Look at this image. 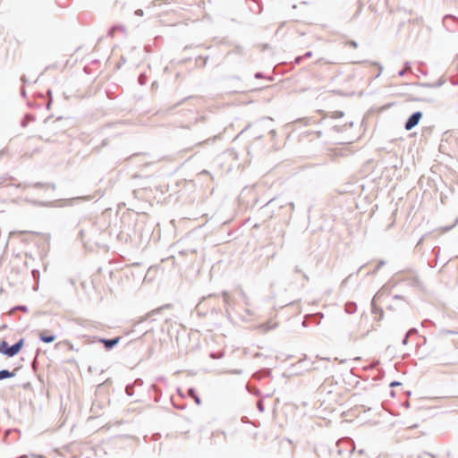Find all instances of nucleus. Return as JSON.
<instances>
[{
    "label": "nucleus",
    "mask_w": 458,
    "mask_h": 458,
    "mask_svg": "<svg viewBox=\"0 0 458 458\" xmlns=\"http://www.w3.org/2000/svg\"><path fill=\"white\" fill-rule=\"evenodd\" d=\"M24 345V339L21 338L13 344L10 345L5 340L0 342V353L12 358L17 355Z\"/></svg>",
    "instance_id": "obj_1"
},
{
    "label": "nucleus",
    "mask_w": 458,
    "mask_h": 458,
    "mask_svg": "<svg viewBox=\"0 0 458 458\" xmlns=\"http://www.w3.org/2000/svg\"><path fill=\"white\" fill-rule=\"evenodd\" d=\"M122 336H115L113 338H105L94 336L93 343H100L104 345L106 351L109 352L113 350L121 341Z\"/></svg>",
    "instance_id": "obj_2"
},
{
    "label": "nucleus",
    "mask_w": 458,
    "mask_h": 458,
    "mask_svg": "<svg viewBox=\"0 0 458 458\" xmlns=\"http://www.w3.org/2000/svg\"><path fill=\"white\" fill-rule=\"evenodd\" d=\"M422 116H423V114L421 111L413 112L405 121L404 129L406 131H411L413 128H415L419 124Z\"/></svg>",
    "instance_id": "obj_3"
},
{
    "label": "nucleus",
    "mask_w": 458,
    "mask_h": 458,
    "mask_svg": "<svg viewBox=\"0 0 458 458\" xmlns=\"http://www.w3.org/2000/svg\"><path fill=\"white\" fill-rule=\"evenodd\" d=\"M226 442V433L222 430L213 431L208 445L210 446L221 445Z\"/></svg>",
    "instance_id": "obj_4"
},
{
    "label": "nucleus",
    "mask_w": 458,
    "mask_h": 458,
    "mask_svg": "<svg viewBox=\"0 0 458 458\" xmlns=\"http://www.w3.org/2000/svg\"><path fill=\"white\" fill-rule=\"evenodd\" d=\"M98 233V230L96 229V226L94 224H91L90 229L87 230L85 228H81L79 231V236L85 244L87 242H91L92 236Z\"/></svg>",
    "instance_id": "obj_5"
},
{
    "label": "nucleus",
    "mask_w": 458,
    "mask_h": 458,
    "mask_svg": "<svg viewBox=\"0 0 458 458\" xmlns=\"http://www.w3.org/2000/svg\"><path fill=\"white\" fill-rule=\"evenodd\" d=\"M18 188H22V189H26L28 187H33L35 189H53V190H55V183H52V182H35V183H26V184H22V183H19L17 185Z\"/></svg>",
    "instance_id": "obj_6"
},
{
    "label": "nucleus",
    "mask_w": 458,
    "mask_h": 458,
    "mask_svg": "<svg viewBox=\"0 0 458 458\" xmlns=\"http://www.w3.org/2000/svg\"><path fill=\"white\" fill-rule=\"evenodd\" d=\"M246 4L250 11L255 14L260 13L263 10L261 0H246Z\"/></svg>",
    "instance_id": "obj_7"
},
{
    "label": "nucleus",
    "mask_w": 458,
    "mask_h": 458,
    "mask_svg": "<svg viewBox=\"0 0 458 458\" xmlns=\"http://www.w3.org/2000/svg\"><path fill=\"white\" fill-rule=\"evenodd\" d=\"M404 280L407 281L408 284L411 287H416L420 290H423L425 287L424 284L421 282L420 277L415 274L411 276L406 277Z\"/></svg>",
    "instance_id": "obj_8"
},
{
    "label": "nucleus",
    "mask_w": 458,
    "mask_h": 458,
    "mask_svg": "<svg viewBox=\"0 0 458 458\" xmlns=\"http://www.w3.org/2000/svg\"><path fill=\"white\" fill-rule=\"evenodd\" d=\"M38 339L45 344H50L56 339V335L49 330H43L39 333Z\"/></svg>",
    "instance_id": "obj_9"
},
{
    "label": "nucleus",
    "mask_w": 458,
    "mask_h": 458,
    "mask_svg": "<svg viewBox=\"0 0 458 458\" xmlns=\"http://www.w3.org/2000/svg\"><path fill=\"white\" fill-rule=\"evenodd\" d=\"M341 445H346V447L349 448V450H348L349 455L352 454L353 452L355 451V444H354L353 440L351 438H344V439L339 440L337 442V446H340Z\"/></svg>",
    "instance_id": "obj_10"
},
{
    "label": "nucleus",
    "mask_w": 458,
    "mask_h": 458,
    "mask_svg": "<svg viewBox=\"0 0 458 458\" xmlns=\"http://www.w3.org/2000/svg\"><path fill=\"white\" fill-rule=\"evenodd\" d=\"M150 392L154 393V402L158 403L162 396V391L155 384H152L149 387V393Z\"/></svg>",
    "instance_id": "obj_11"
},
{
    "label": "nucleus",
    "mask_w": 458,
    "mask_h": 458,
    "mask_svg": "<svg viewBox=\"0 0 458 458\" xmlns=\"http://www.w3.org/2000/svg\"><path fill=\"white\" fill-rule=\"evenodd\" d=\"M169 306H170V305H168V304H167V305H165V306H163V307H160V308H158V309H157V310H153L151 312H149V313H148V314H147L146 316H144V317L140 318V319L137 323H135V324H134V327H136V326H138L139 324H140V323H142V322L146 321V320H147V319H148V318H149L153 314H157V313L160 312V310H163V309H165V308H168Z\"/></svg>",
    "instance_id": "obj_12"
},
{
    "label": "nucleus",
    "mask_w": 458,
    "mask_h": 458,
    "mask_svg": "<svg viewBox=\"0 0 458 458\" xmlns=\"http://www.w3.org/2000/svg\"><path fill=\"white\" fill-rule=\"evenodd\" d=\"M187 394L190 397L194 399V402L197 405L201 404V398L198 395L197 391L194 387L188 388Z\"/></svg>",
    "instance_id": "obj_13"
},
{
    "label": "nucleus",
    "mask_w": 458,
    "mask_h": 458,
    "mask_svg": "<svg viewBox=\"0 0 458 458\" xmlns=\"http://www.w3.org/2000/svg\"><path fill=\"white\" fill-rule=\"evenodd\" d=\"M432 253L435 255V259L433 261H428V265L430 267H435L437 264V259H438V256H439V253H440V248L438 246H436L432 249Z\"/></svg>",
    "instance_id": "obj_14"
},
{
    "label": "nucleus",
    "mask_w": 458,
    "mask_h": 458,
    "mask_svg": "<svg viewBox=\"0 0 458 458\" xmlns=\"http://www.w3.org/2000/svg\"><path fill=\"white\" fill-rule=\"evenodd\" d=\"M13 377H15V371H11L5 369L0 370V380L11 378Z\"/></svg>",
    "instance_id": "obj_15"
},
{
    "label": "nucleus",
    "mask_w": 458,
    "mask_h": 458,
    "mask_svg": "<svg viewBox=\"0 0 458 458\" xmlns=\"http://www.w3.org/2000/svg\"><path fill=\"white\" fill-rule=\"evenodd\" d=\"M344 310L347 314H354L357 310V305L353 301H348L344 306Z\"/></svg>",
    "instance_id": "obj_16"
},
{
    "label": "nucleus",
    "mask_w": 458,
    "mask_h": 458,
    "mask_svg": "<svg viewBox=\"0 0 458 458\" xmlns=\"http://www.w3.org/2000/svg\"><path fill=\"white\" fill-rule=\"evenodd\" d=\"M371 311L372 313L374 314H378L379 315V318L378 319H382L383 317H384V311L381 308L377 307L376 304H375V301L374 299L372 300L371 301Z\"/></svg>",
    "instance_id": "obj_17"
},
{
    "label": "nucleus",
    "mask_w": 458,
    "mask_h": 458,
    "mask_svg": "<svg viewBox=\"0 0 458 458\" xmlns=\"http://www.w3.org/2000/svg\"><path fill=\"white\" fill-rule=\"evenodd\" d=\"M35 120V116L31 114H26L24 115V117L22 118V120L21 121V127H27L28 124L30 123V122H33Z\"/></svg>",
    "instance_id": "obj_18"
},
{
    "label": "nucleus",
    "mask_w": 458,
    "mask_h": 458,
    "mask_svg": "<svg viewBox=\"0 0 458 458\" xmlns=\"http://www.w3.org/2000/svg\"><path fill=\"white\" fill-rule=\"evenodd\" d=\"M240 55L243 56L245 55V51L242 47H236L232 51L228 52V55Z\"/></svg>",
    "instance_id": "obj_19"
},
{
    "label": "nucleus",
    "mask_w": 458,
    "mask_h": 458,
    "mask_svg": "<svg viewBox=\"0 0 458 458\" xmlns=\"http://www.w3.org/2000/svg\"><path fill=\"white\" fill-rule=\"evenodd\" d=\"M303 362H304V360H301L297 363L293 364L291 367L292 374H294V375L301 374L302 372H301V370L299 369V367Z\"/></svg>",
    "instance_id": "obj_20"
},
{
    "label": "nucleus",
    "mask_w": 458,
    "mask_h": 458,
    "mask_svg": "<svg viewBox=\"0 0 458 458\" xmlns=\"http://www.w3.org/2000/svg\"><path fill=\"white\" fill-rule=\"evenodd\" d=\"M270 394H267L266 396H261V398H259L258 401H257V403H256V406H257V409L259 412H263L265 411V405H264V403H263V398L264 397H269Z\"/></svg>",
    "instance_id": "obj_21"
},
{
    "label": "nucleus",
    "mask_w": 458,
    "mask_h": 458,
    "mask_svg": "<svg viewBox=\"0 0 458 458\" xmlns=\"http://www.w3.org/2000/svg\"><path fill=\"white\" fill-rule=\"evenodd\" d=\"M347 123L343 125L335 124L331 127V130L338 133L343 132L347 130Z\"/></svg>",
    "instance_id": "obj_22"
},
{
    "label": "nucleus",
    "mask_w": 458,
    "mask_h": 458,
    "mask_svg": "<svg viewBox=\"0 0 458 458\" xmlns=\"http://www.w3.org/2000/svg\"><path fill=\"white\" fill-rule=\"evenodd\" d=\"M411 63L410 62H405L404 63V67L398 72V76H400V77L404 76L405 73L407 72V71L411 70Z\"/></svg>",
    "instance_id": "obj_23"
},
{
    "label": "nucleus",
    "mask_w": 458,
    "mask_h": 458,
    "mask_svg": "<svg viewBox=\"0 0 458 458\" xmlns=\"http://www.w3.org/2000/svg\"><path fill=\"white\" fill-rule=\"evenodd\" d=\"M134 388H135V385L133 384H128L126 386H125V393L128 396H132L134 394Z\"/></svg>",
    "instance_id": "obj_24"
},
{
    "label": "nucleus",
    "mask_w": 458,
    "mask_h": 458,
    "mask_svg": "<svg viewBox=\"0 0 458 458\" xmlns=\"http://www.w3.org/2000/svg\"><path fill=\"white\" fill-rule=\"evenodd\" d=\"M275 205H278V206H279V208H282V207H283V205H282V204H279V203H278V199H276V198H274V199H269V200H268V201H267V202L263 206V208H268V207H270V206H275Z\"/></svg>",
    "instance_id": "obj_25"
},
{
    "label": "nucleus",
    "mask_w": 458,
    "mask_h": 458,
    "mask_svg": "<svg viewBox=\"0 0 458 458\" xmlns=\"http://www.w3.org/2000/svg\"><path fill=\"white\" fill-rule=\"evenodd\" d=\"M238 292H239V294L242 297V301H244V303L246 305H249L250 304L249 303V297L246 294V293L241 287H239Z\"/></svg>",
    "instance_id": "obj_26"
},
{
    "label": "nucleus",
    "mask_w": 458,
    "mask_h": 458,
    "mask_svg": "<svg viewBox=\"0 0 458 458\" xmlns=\"http://www.w3.org/2000/svg\"><path fill=\"white\" fill-rule=\"evenodd\" d=\"M147 80H148V77L146 75L145 72H141L139 76H138V82L140 85L143 86L147 83Z\"/></svg>",
    "instance_id": "obj_27"
},
{
    "label": "nucleus",
    "mask_w": 458,
    "mask_h": 458,
    "mask_svg": "<svg viewBox=\"0 0 458 458\" xmlns=\"http://www.w3.org/2000/svg\"><path fill=\"white\" fill-rule=\"evenodd\" d=\"M385 260H380L377 267L371 272H369L368 275H375L383 266H385Z\"/></svg>",
    "instance_id": "obj_28"
},
{
    "label": "nucleus",
    "mask_w": 458,
    "mask_h": 458,
    "mask_svg": "<svg viewBox=\"0 0 458 458\" xmlns=\"http://www.w3.org/2000/svg\"><path fill=\"white\" fill-rule=\"evenodd\" d=\"M222 296L224 298V302L225 305V308L227 309L228 306H230V299H229V293L227 291L222 292Z\"/></svg>",
    "instance_id": "obj_29"
},
{
    "label": "nucleus",
    "mask_w": 458,
    "mask_h": 458,
    "mask_svg": "<svg viewBox=\"0 0 458 458\" xmlns=\"http://www.w3.org/2000/svg\"><path fill=\"white\" fill-rule=\"evenodd\" d=\"M344 115V113L343 111H334L331 113L332 119L342 118Z\"/></svg>",
    "instance_id": "obj_30"
},
{
    "label": "nucleus",
    "mask_w": 458,
    "mask_h": 458,
    "mask_svg": "<svg viewBox=\"0 0 458 458\" xmlns=\"http://www.w3.org/2000/svg\"><path fill=\"white\" fill-rule=\"evenodd\" d=\"M28 201L30 203L33 204L34 206H38V207H46V206H47V203H46V201L36 200V199L28 200Z\"/></svg>",
    "instance_id": "obj_31"
},
{
    "label": "nucleus",
    "mask_w": 458,
    "mask_h": 458,
    "mask_svg": "<svg viewBox=\"0 0 458 458\" xmlns=\"http://www.w3.org/2000/svg\"><path fill=\"white\" fill-rule=\"evenodd\" d=\"M414 85L419 86V87H423V88H435L434 82H432V83H430V82H416V83H414Z\"/></svg>",
    "instance_id": "obj_32"
},
{
    "label": "nucleus",
    "mask_w": 458,
    "mask_h": 458,
    "mask_svg": "<svg viewBox=\"0 0 458 458\" xmlns=\"http://www.w3.org/2000/svg\"><path fill=\"white\" fill-rule=\"evenodd\" d=\"M115 30H123L124 28L122 26V25H115L114 27H112L109 30H108V36H111L113 37L114 36V32Z\"/></svg>",
    "instance_id": "obj_33"
},
{
    "label": "nucleus",
    "mask_w": 458,
    "mask_h": 458,
    "mask_svg": "<svg viewBox=\"0 0 458 458\" xmlns=\"http://www.w3.org/2000/svg\"><path fill=\"white\" fill-rule=\"evenodd\" d=\"M224 356V352H210L209 357L213 360L221 359Z\"/></svg>",
    "instance_id": "obj_34"
},
{
    "label": "nucleus",
    "mask_w": 458,
    "mask_h": 458,
    "mask_svg": "<svg viewBox=\"0 0 458 458\" xmlns=\"http://www.w3.org/2000/svg\"><path fill=\"white\" fill-rule=\"evenodd\" d=\"M47 95L49 96V100L47 102L46 104V107L47 109H49L50 106H51V104H52V101H53V98H52V90L50 89H47Z\"/></svg>",
    "instance_id": "obj_35"
},
{
    "label": "nucleus",
    "mask_w": 458,
    "mask_h": 458,
    "mask_svg": "<svg viewBox=\"0 0 458 458\" xmlns=\"http://www.w3.org/2000/svg\"><path fill=\"white\" fill-rule=\"evenodd\" d=\"M248 390L256 396H261V391L258 387H254L253 389L248 388Z\"/></svg>",
    "instance_id": "obj_36"
},
{
    "label": "nucleus",
    "mask_w": 458,
    "mask_h": 458,
    "mask_svg": "<svg viewBox=\"0 0 458 458\" xmlns=\"http://www.w3.org/2000/svg\"><path fill=\"white\" fill-rule=\"evenodd\" d=\"M13 310H21L23 312H27L28 311V307L26 305H17L14 308H13Z\"/></svg>",
    "instance_id": "obj_37"
},
{
    "label": "nucleus",
    "mask_w": 458,
    "mask_h": 458,
    "mask_svg": "<svg viewBox=\"0 0 458 458\" xmlns=\"http://www.w3.org/2000/svg\"><path fill=\"white\" fill-rule=\"evenodd\" d=\"M132 384L135 385V387L136 386H142L144 385V381H143L142 378L138 377V378H136L134 380V382Z\"/></svg>",
    "instance_id": "obj_38"
},
{
    "label": "nucleus",
    "mask_w": 458,
    "mask_h": 458,
    "mask_svg": "<svg viewBox=\"0 0 458 458\" xmlns=\"http://www.w3.org/2000/svg\"><path fill=\"white\" fill-rule=\"evenodd\" d=\"M303 60H304V59H303L302 55H298V56H296V57L294 58L293 64H295V65H299V64H301V62H302Z\"/></svg>",
    "instance_id": "obj_39"
},
{
    "label": "nucleus",
    "mask_w": 458,
    "mask_h": 458,
    "mask_svg": "<svg viewBox=\"0 0 458 458\" xmlns=\"http://www.w3.org/2000/svg\"><path fill=\"white\" fill-rule=\"evenodd\" d=\"M346 45L353 47V48H357L358 47V43L355 41V40H348L346 42Z\"/></svg>",
    "instance_id": "obj_40"
},
{
    "label": "nucleus",
    "mask_w": 458,
    "mask_h": 458,
    "mask_svg": "<svg viewBox=\"0 0 458 458\" xmlns=\"http://www.w3.org/2000/svg\"><path fill=\"white\" fill-rule=\"evenodd\" d=\"M220 137V133L217 134V135H214L213 137L211 138H208L207 140H205L203 142H214L216 139H218Z\"/></svg>",
    "instance_id": "obj_41"
},
{
    "label": "nucleus",
    "mask_w": 458,
    "mask_h": 458,
    "mask_svg": "<svg viewBox=\"0 0 458 458\" xmlns=\"http://www.w3.org/2000/svg\"><path fill=\"white\" fill-rule=\"evenodd\" d=\"M411 99L413 101H424V102H429V103L433 101L432 99H427V98H411Z\"/></svg>",
    "instance_id": "obj_42"
},
{
    "label": "nucleus",
    "mask_w": 458,
    "mask_h": 458,
    "mask_svg": "<svg viewBox=\"0 0 458 458\" xmlns=\"http://www.w3.org/2000/svg\"><path fill=\"white\" fill-rule=\"evenodd\" d=\"M433 324H434V323H433V321H432V320H430V319H424V320L421 322V325H422L423 327H428V326H429V325H433Z\"/></svg>",
    "instance_id": "obj_43"
},
{
    "label": "nucleus",
    "mask_w": 458,
    "mask_h": 458,
    "mask_svg": "<svg viewBox=\"0 0 458 458\" xmlns=\"http://www.w3.org/2000/svg\"><path fill=\"white\" fill-rule=\"evenodd\" d=\"M457 223H458V217L455 219V221H454V225H450V226H446V227H445V228H444V231H445V232H448V231H450L452 228H454V227L455 226V225H456Z\"/></svg>",
    "instance_id": "obj_44"
},
{
    "label": "nucleus",
    "mask_w": 458,
    "mask_h": 458,
    "mask_svg": "<svg viewBox=\"0 0 458 458\" xmlns=\"http://www.w3.org/2000/svg\"><path fill=\"white\" fill-rule=\"evenodd\" d=\"M313 55L312 51H307L304 55H302L303 59L310 58Z\"/></svg>",
    "instance_id": "obj_45"
},
{
    "label": "nucleus",
    "mask_w": 458,
    "mask_h": 458,
    "mask_svg": "<svg viewBox=\"0 0 458 458\" xmlns=\"http://www.w3.org/2000/svg\"><path fill=\"white\" fill-rule=\"evenodd\" d=\"M125 63H126V59L123 56H122L121 61L116 64V68L120 69L122 66V64H125Z\"/></svg>",
    "instance_id": "obj_46"
},
{
    "label": "nucleus",
    "mask_w": 458,
    "mask_h": 458,
    "mask_svg": "<svg viewBox=\"0 0 458 458\" xmlns=\"http://www.w3.org/2000/svg\"><path fill=\"white\" fill-rule=\"evenodd\" d=\"M254 77H255L256 79H262V78H264V77H265V75H264V73H263V72H257L254 74Z\"/></svg>",
    "instance_id": "obj_47"
},
{
    "label": "nucleus",
    "mask_w": 458,
    "mask_h": 458,
    "mask_svg": "<svg viewBox=\"0 0 458 458\" xmlns=\"http://www.w3.org/2000/svg\"><path fill=\"white\" fill-rule=\"evenodd\" d=\"M444 83H445V81H443V80H439V81H437V82H434V86H435V88H439V87H441Z\"/></svg>",
    "instance_id": "obj_48"
},
{
    "label": "nucleus",
    "mask_w": 458,
    "mask_h": 458,
    "mask_svg": "<svg viewBox=\"0 0 458 458\" xmlns=\"http://www.w3.org/2000/svg\"><path fill=\"white\" fill-rule=\"evenodd\" d=\"M418 333V330L415 328V327H412V328H410L408 330V332L406 333V335H413V334H417Z\"/></svg>",
    "instance_id": "obj_49"
},
{
    "label": "nucleus",
    "mask_w": 458,
    "mask_h": 458,
    "mask_svg": "<svg viewBox=\"0 0 458 458\" xmlns=\"http://www.w3.org/2000/svg\"><path fill=\"white\" fill-rule=\"evenodd\" d=\"M401 385H402V383H401V382H399V381H395V380H394V381H392V382L389 384V386H390V387H394V386H401Z\"/></svg>",
    "instance_id": "obj_50"
},
{
    "label": "nucleus",
    "mask_w": 458,
    "mask_h": 458,
    "mask_svg": "<svg viewBox=\"0 0 458 458\" xmlns=\"http://www.w3.org/2000/svg\"><path fill=\"white\" fill-rule=\"evenodd\" d=\"M422 455H427V456H429L430 458H435V456L433 454H431L430 453H428V452H423L421 454H420L418 456V458H422Z\"/></svg>",
    "instance_id": "obj_51"
},
{
    "label": "nucleus",
    "mask_w": 458,
    "mask_h": 458,
    "mask_svg": "<svg viewBox=\"0 0 458 458\" xmlns=\"http://www.w3.org/2000/svg\"><path fill=\"white\" fill-rule=\"evenodd\" d=\"M135 13V15H137V16H143L144 12H143V10H142V9H137V10L135 11V13Z\"/></svg>",
    "instance_id": "obj_52"
},
{
    "label": "nucleus",
    "mask_w": 458,
    "mask_h": 458,
    "mask_svg": "<svg viewBox=\"0 0 458 458\" xmlns=\"http://www.w3.org/2000/svg\"><path fill=\"white\" fill-rule=\"evenodd\" d=\"M31 273H32V276L34 278H36L37 276L38 277L39 276V271L37 269H33Z\"/></svg>",
    "instance_id": "obj_53"
},
{
    "label": "nucleus",
    "mask_w": 458,
    "mask_h": 458,
    "mask_svg": "<svg viewBox=\"0 0 458 458\" xmlns=\"http://www.w3.org/2000/svg\"><path fill=\"white\" fill-rule=\"evenodd\" d=\"M408 338H409V335H405L402 341L403 344L406 345L408 344Z\"/></svg>",
    "instance_id": "obj_54"
},
{
    "label": "nucleus",
    "mask_w": 458,
    "mask_h": 458,
    "mask_svg": "<svg viewBox=\"0 0 458 458\" xmlns=\"http://www.w3.org/2000/svg\"><path fill=\"white\" fill-rule=\"evenodd\" d=\"M21 95L22 98H26V96H27L24 87H21Z\"/></svg>",
    "instance_id": "obj_55"
},
{
    "label": "nucleus",
    "mask_w": 458,
    "mask_h": 458,
    "mask_svg": "<svg viewBox=\"0 0 458 458\" xmlns=\"http://www.w3.org/2000/svg\"><path fill=\"white\" fill-rule=\"evenodd\" d=\"M157 382H165V377L163 376L157 377L156 379Z\"/></svg>",
    "instance_id": "obj_56"
},
{
    "label": "nucleus",
    "mask_w": 458,
    "mask_h": 458,
    "mask_svg": "<svg viewBox=\"0 0 458 458\" xmlns=\"http://www.w3.org/2000/svg\"><path fill=\"white\" fill-rule=\"evenodd\" d=\"M38 139L40 140H43L45 142H50L51 140L49 139H45L43 136H38Z\"/></svg>",
    "instance_id": "obj_57"
},
{
    "label": "nucleus",
    "mask_w": 458,
    "mask_h": 458,
    "mask_svg": "<svg viewBox=\"0 0 458 458\" xmlns=\"http://www.w3.org/2000/svg\"><path fill=\"white\" fill-rule=\"evenodd\" d=\"M21 82H22L23 84H26V83L28 82V80H27V78H26V76H25V75H22V76L21 77Z\"/></svg>",
    "instance_id": "obj_58"
},
{
    "label": "nucleus",
    "mask_w": 458,
    "mask_h": 458,
    "mask_svg": "<svg viewBox=\"0 0 458 458\" xmlns=\"http://www.w3.org/2000/svg\"><path fill=\"white\" fill-rule=\"evenodd\" d=\"M294 271H295L296 273H301V269L300 268V267H299V266H295V267H294Z\"/></svg>",
    "instance_id": "obj_59"
},
{
    "label": "nucleus",
    "mask_w": 458,
    "mask_h": 458,
    "mask_svg": "<svg viewBox=\"0 0 458 458\" xmlns=\"http://www.w3.org/2000/svg\"><path fill=\"white\" fill-rule=\"evenodd\" d=\"M232 373L239 375V374H242V370L241 369H234V370L232 371Z\"/></svg>",
    "instance_id": "obj_60"
},
{
    "label": "nucleus",
    "mask_w": 458,
    "mask_h": 458,
    "mask_svg": "<svg viewBox=\"0 0 458 458\" xmlns=\"http://www.w3.org/2000/svg\"><path fill=\"white\" fill-rule=\"evenodd\" d=\"M403 406L405 407L406 409L410 408V403L409 402H404L403 403Z\"/></svg>",
    "instance_id": "obj_61"
},
{
    "label": "nucleus",
    "mask_w": 458,
    "mask_h": 458,
    "mask_svg": "<svg viewBox=\"0 0 458 458\" xmlns=\"http://www.w3.org/2000/svg\"><path fill=\"white\" fill-rule=\"evenodd\" d=\"M394 299H396V300H401V299H403V297L400 294H396L394 296Z\"/></svg>",
    "instance_id": "obj_62"
},
{
    "label": "nucleus",
    "mask_w": 458,
    "mask_h": 458,
    "mask_svg": "<svg viewBox=\"0 0 458 458\" xmlns=\"http://www.w3.org/2000/svg\"><path fill=\"white\" fill-rule=\"evenodd\" d=\"M289 207H290L291 210H293L294 209V203L293 202H289Z\"/></svg>",
    "instance_id": "obj_63"
},
{
    "label": "nucleus",
    "mask_w": 458,
    "mask_h": 458,
    "mask_svg": "<svg viewBox=\"0 0 458 458\" xmlns=\"http://www.w3.org/2000/svg\"><path fill=\"white\" fill-rule=\"evenodd\" d=\"M302 276H303V278H304L305 280L309 281V279H310V278H309V276H308V275H307V274L303 273V274H302Z\"/></svg>",
    "instance_id": "obj_64"
}]
</instances>
